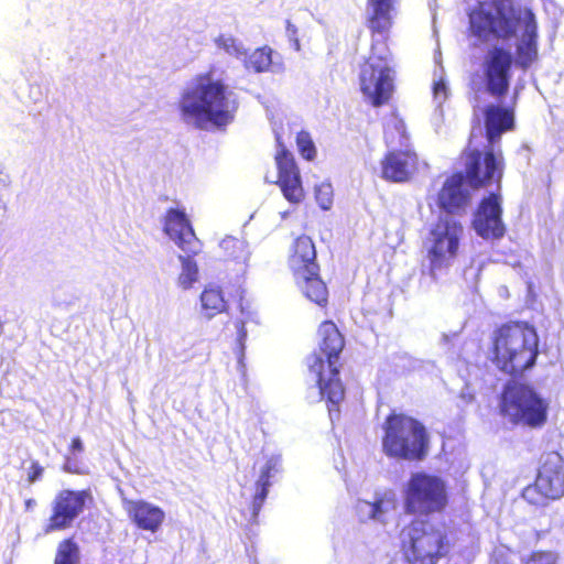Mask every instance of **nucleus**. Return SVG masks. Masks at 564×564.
I'll list each match as a JSON object with an SVG mask.
<instances>
[{"label":"nucleus","mask_w":564,"mask_h":564,"mask_svg":"<svg viewBox=\"0 0 564 564\" xmlns=\"http://www.w3.org/2000/svg\"><path fill=\"white\" fill-rule=\"evenodd\" d=\"M366 26L371 36L370 54L361 65L360 90L373 107H381L392 97L393 69L389 65L390 31L395 11L394 0H367Z\"/></svg>","instance_id":"nucleus-1"},{"label":"nucleus","mask_w":564,"mask_h":564,"mask_svg":"<svg viewBox=\"0 0 564 564\" xmlns=\"http://www.w3.org/2000/svg\"><path fill=\"white\" fill-rule=\"evenodd\" d=\"M215 68L197 74L192 87L184 90L178 109L186 122H193L198 129L208 124L225 128L234 122L239 102L229 85L216 77Z\"/></svg>","instance_id":"nucleus-2"},{"label":"nucleus","mask_w":564,"mask_h":564,"mask_svg":"<svg viewBox=\"0 0 564 564\" xmlns=\"http://www.w3.org/2000/svg\"><path fill=\"white\" fill-rule=\"evenodd\" d=\"M539 356L540 338L528 322L508 321L492 330L488 360L500 373L521 379L536 366Z\"/></svg>","instance_id":"nucleus-3"},{"label":"nucleus","mask_w":564,"mask_h":564,"mask_svg":"<svg viewBox=\"0 0 564 564\" xmlns=\"http://www.w3.org/2000/svg\"><path fill=\"white\" fill-rule=\"evenodd\" d=\"M317 351L307 358V367L316 377L321 394L328 403V410L338 411V404L345 398V388L339 378L341 364L339 357L345 348V337L337 325L330 321L321 323L317 329Z\"/></svg>","instance_id":"nucleus-4"},{"label":"nucleus","mask_w":564,"mask_h":564,"mask_svg":"<svg viewBox=\"0 0 564 564\" xmlns=\"http://www.w3.org/2000/svg\"><path fill=\"white\" fill-rule=\"evenodd\" d=\"M381 451L384 456L398 462L419 463L427 458L431 435L416 417L391 411L381 425Z\"/></svg>","instance_id":"nucleus-5"},{"label":"nucleus","mask_w":564,"mask_h":564,"mask_svg":"<svg viewBox=\"0 0 564 564\" xmlns=\"http://www.w3.org/2000/svg\"><path fill=\"white\" fill-rule=\"evenodd\" d=\"M400 553L405 564H437L455 546V536L443 523L413 519L399 533Z\"/></svg>","instance_id":"nucleus-6"},{"label":"nucleus","mask_w":564,"mask_h":564,"mask_svg":"<svg viewBox=\"0 0 564 564\" xmlns=\"http://www.w3.org/2000/svg\"><path fill=\"white\" fill-rule=\"evenodd\" d=\"M286 263L302 294L317 306L326 308L329 292L322 279L316 247L311 237L301 235L294 239Z\"/></svg>","instance_id":"nucleus-7"},{"label":"nucleus","mask_w":564,"mask_h":564,"mask_svg":"<svg viewBox=\"0 0 564 564\" xmlns=\"http://www.w3.org/2000/svg\"><path fill=\"white\" fill-rule=\"evenodd\" d=\"M550 403L532 386L508 381L499 397V412L513 425L541 429L547 422Z\"/></svg>","instance_id":"nucleus-8"},{"label":"nucleus","mask_w":564,"mask_h":564,"mask_svg":"<svg viewBox=\"0 0 564 564\" xmlns=\"http://www.w3.org/2000/svg\"><path fill=\"white\" fill-rule=\"evenodd\" d=\"M403 511L408 516L427 517L442 513L448 506L446 482L437 475L412 473L402 491Z\"/></svg>","instance_id":"nucleus-9"},{"label":"nucleus","mask_w":564,"mask_h":564,"mask_svg":"<svg viewBox=\"0 0 564 564\" xmlns=\"http://www.w3.org/2000/svg\"><path fill=\"white\" fill-rule=\"evenodd\" d=\"M463 175L473 191L496 187L500 191L506 170V159L500 147L487 144L484 149L468 144L462 152Z\"/></svg>","instance_id":"nucleus-10"},{"label":"nucleus","mask_w":564,"mask_h":564,"mask_svg":"<svg viewBox=\"0 0 564 564\" xmlns=\"http://www.w3.org/2000/svg\"><path fill=\"white\" fill-rule=\"evenodd\" d=\"M464 226L451 217H440L430 228L424 240L426 258L432 272L449 268L457 259Z\"/></svg>","instance_id":"nucleus-11"},{"label":"nucleus","mask_w":564,"mask_h":564,"mask_svg":"<svg viewBox=\"0 0 564 564\" xmlns=\"http://www.w3.org/2000/svg\"><path fill=\"white\" fill-rule=\"evenodd\" d=\"M469 31L478 39L508 41L517 33V22L507 12L505 0H479L468 11Z\"/></svg>","instance_id":"nucleus-12"},{"label":"nucleus","mask_w":564,"mask_h":564,"mask_svg":"<svg viewBox=\"0 0 564 564\" xmlns=\"http://www.w3.org/2000/svg\"><path fill=\"white\" fill-rule=\"evenodd\" d=\"M564 496V458L556 451L542 454L534 481L522 490V498L536 507Z\"/></svg>","instance_id":"nucleus-13"},{"label":"nucleus","mask_w":564,"mask_h":564,"mask_svg":"<svg viewBox=\"0 0 564 564\" xmlns=\"http://www.w3.org/2000/svg\"><path fill=\"white\" fill-rule=\"evenodd\" d=\"M502 203L500 191L490 192L478 202L473 215L471 227L480 238L498 240L506 235Z\"/></svg>","instance_id":"nucleus-14"},{"label":"nucleus","mask_w":564,"mask_h":564,"mask_svg":"<svg viewBox=\"0 0 564 564\" xmlns=\"http://www.w3.org/2000/svg\"><path fill=\"white\" fill-rule=\"evenodd\" d=\"M275 141L278 147L274 156L278 169L276 184L289 203L299 204L305 196L300 169L293 153L288 150L279 134H276Z\"/></svg>","instance_id":"nucleus-15"},{"label":"nucleus","mask_w":564,"mask_h":564,"mask_svg":"<svg viewBox=\"0 0 564 564\" xmlns=\"http://www.w3.org/2000/svg\"><path fill=\"white\" fill-rule=\"evenodd\" d=\"M512 62L511 53L503 47L494 46L489 50L484 63V74L486 91L490 96L500 99L507 95Z\"/></svg>","instance_id":"nucleus-16"},{"label":"nucleus","mask_w":564,"mask_h":564,"mask_svg":"<svg viewBox=\"0 0 564 564\" xmlns=\"http://www.w3.org/2000/svg\"><path fill=\"white\" fill-rule=\"evenodd\" d=\"M466 184V178L460 171L446 176L434 196L438 210L448 216L464 215L471 203V194Z\"/></svg>","instance_id":"nucleus-17"},{"label":"nucleus","mask_w":564,"mask_h":564,"mask_svg":"<svg viewBox=\"0 0 564 564\" xmlns=\"http://www.w3.org/2000/svg\"><path fill=\"white\" fill-rule=\"evenodd\" d=\"M88 491L61 490L53 502L52 514L46 524L45 532L64 530L83 512Z\"/></svg>","instance_id":"nucleus-18"},{"label":"nucleus","mask_w":564,"mask_h":564,"mask_svg":"<svg viewBox=\"0 0 564 564\" xmlns=\"http://www.w3.org/2000/svg\"><path fill=\"white\" fill-rule=\"evenodd\" d=\"M420 160L411 148L388 151L381 160V175L386 181L404 183L419 171Z\"/></svg>","instance_id":"nucleus-19"},{"label":"nucleus","mask_w":564,"mask_h":564,"mask_svg":"<svg viewBox=\"0 0 564 564\" xmlns=\"http://www.w3.org/2000/svg\"><path fill=\"white\" fill-rule=\"evenodd\" d=\"M164 231L185 253L197 256L200 242L196 238L189 219L183 210L170 208L164 219Z\"/></svg>","instance_id":"nucleus-20"},{"label":"nucleus","mask_w":564,"mask_h":564,"mask_svg":"<svg viewBox=\"0 0 564 564\" xmlns=\"http://www.w3.org/2000/svg\"><path fill=\"white\" fill-rule=\"evenodd\" d=\"M485 137L489 144L497 145L503 133L516 128L513 106L489 104L484 108Z\"/></svg>","instance_id":"nucleus-21"},{"label":"nucleus","mask_w":564,"mask_h":564,"mask_svg":"<svg viewBox=\"0 0 564 564\" xmlns=\"http://www.w3.org/2000/svg\"><path fill=\"white\" fill-rule=\"evenodd\" d=\"M523 22V32L516 45V63L522 69H528L539 56L538 22L531 9L524 11Z\"/></svg>","instance_id":"nucleus-22"},{"label":"nucleus","mask_w":564,"mask_h":564,"mask_svg":"<svg viewBox=\"0 0 564 564\" xmlns=\"http://www.w3.org/2000/svg\"><path fill=\"white\" fill-rule=\"evenodd\" d=\"M126 511L137 528L155 533L165 519L164 511L144 500H130L126 503Z\"/></svg>","instance_id":"nucleus-23"},{"label":"nucleus","mask_w":564,"mask_h":564,"mask_svg":"<svg viewBox=\"0 0 564 564\" xmlns=\"http://www.w3.org/2000/svg\"><path fill=\"white\" fill-rule=\"evenodd\" d=\"M227 308L223 291L217 286L206 288L200 294V312L206 318H213Z\"/></svg>","instance_id":"nucleus-24"},{"label":"nucleus","mask_w":564,"mask_h":564,"mask_svg":"<svg viewBox=\"0 0 564 564\" xmlns=\"http://www.w3.org/2000/svg\"><path fill=\"white\" fill-rule=\"evenodd\" d=\"M274 465L271 460H269L265 466L261 469V474L259 480L257 481V492L253 496L251 508H252V517L257 518L265 499L268 496V490L271 485L270 478L272 475V470Z\"/></svg>","instance_id":"nucleus-25"},{"label":"nucleus","mask_w":564,"mask_h":564,"mask_svg":"<svg viewBox=\"0 0 564 564\" xmlns=\"http://www.w3.org/2000/svg\"><path fill=\"white\" fill-rule=\"evenodd\" d=\"M272 65V50L269 46L256 48L246 59V67L256 73L269 70Z\"/></svg>","instance_id":"nucleus-26"},{"label":"nucleus","mask_w":564,"mask_h":564,"mask_svg":"<svg viewBox=\"0 0 564 564\" xmlns=\"http://www.w3.org/2000/svg\"><path fill=\"white\" fill-rule=\"evenodd\" d=\"M79 562V547L72 539H65L59 542L54 564H78Z\"/></svg>","instance_id":"nucleus-27"},{"label":"nucleus","mask_w":564,"mask_h":564,"mask_svg":"<svg viewBox=\"0 0 564 564\" xmlns=\"http://www.w3.org/2000/svg\"><path fill=\"white\" fill-rule=\"evenodd\" d=\"M195 256L186 253V256H180L182 262V272L178 276V283L183 289H189L192 284L197 280L198 268L196 261L193 259Z\"/></svg>","instance_id":"nucleus-28"},{"label":"nucleus","mask_w":564,"mask_h":564,"mask_svg":"<svg viewBox=\"0 0 564 564\" xmlns=\"http://www.w3.org/2000/svg\"><path fill=\"white\" fill-rule=\"evenodd\" d=\"M84 452V444L79 436H75L72 438L70 444L68 446L69 456L66 457L65 463L63 465V469L67 473L72 474H83V468L76 462L77 454Z\"/></svg>","instance_id":"nucleus-29"},{"label":"nucleus","mask_w":564,"mask_h":564,"mask_svg":"<svg viewBox=\"0 0 564 564\" xmlns=\"http://www.w3.org/2000/svg\"><path fill=\"white\" fill-rule=\"evenodd\" d=\"M296 145L301 156L307 161H312L316 156V148L310 132L302 130L297 132Z\"/></svg>","instance_id":"nucleus-30"},{"label":"nucleus","mask_w":564,"mask_h":564,"mask_svg":"<svg viewBox=\"0 0 564 564\" xmlns=\"http://www.w3.org/2000/svg\"><path fill=\"white\" fill-rule=\"evenodd\" d=\"M408 140L409 135L402 123L389 126L384 131V141L389 147H394L397 143L403 145Z\"/></svg>","instance_id":"nucleus-31"},{"label":"nucleus","mask_w":564,"mask_h":564,"mask_svg":"<svg viewBox=\"0 0 564 564\" xmlns=\"http://www.w3.org/2000/svg\"><path fill=\"white\" fill-rule=\"evenodd\" d=\"M523 564H557V555L552 551H533L523 560Z\"/></svg>","instance_id":"nucleus-32"},{"label":"nucleus","mask_w":564,"mask_h":564,"mask_svg":"<svg viewBox=\"0 0 564 564\" xmlns=\"http://www.w3.org/2000/svg\"><path fill=\"white\" fill-rule=\"evenodd\" d=\"M315 198L319 207L324 210L330 208L333 203L332 188L329 184H321L315 188Z\"/></svg>","instance_id":"nucleus-33"},{"label":"nucleus","mask_w":564,"mask_h":564,"mask_svg":"<svg viewBox=\"0 0 564 564\" xmlns=\"http://www.w3.org/2000/svg\"><path fill=\"white\" fill-rule=\"evenodd\" d=\"M44 468L37 460H32L28 471V482L33 484L42 478Z\"/></svg>","instance_id":"nucleus-34"},{"label":"nucleus","mask_w":564,"mask_h":564,"mask_svg":"<svg viewBox=\"0 0 564 564\" xmlns=\"http://www.w3.org/2000/svg\"><path fill=\"white\" fill-rule=\"evenodd\" d=\"M383 503H384V498H379L375 502L371 503V511H370L371 518H378L384 512V509L382 507Z\"/></svg>","instance_id":"nucleus-35"},{"label":"nucleus","mask_w":564,"mask_h":564,"mask_svg":"<svg viewBox=\"0 0 564 564\" xmlns=\"http://www.w3.org/2000/svg\"><path fill=\"white\" fill-rule=\"evenodd\" d=\"M433 91L435 96L443 95L444 97L447 96V87L444 80L440 79L434 83L433 85Z\"/></svg>","instance_id":"nucleus-36"},{"label":"nucleus","mask_w":564,"mask_h":564,"mask_svg":"<svg viewBox=\"0 0 564 564\" xmlns=\"http://www.w3.org/2000/svg\"><path fill=\"white\" fill-rule=\"evenodd\" d=\"M236 328H237V332H238V340L242 345L243 340L247 337V329H246V326H245V322L243 321H238L236 323Z\"/></svg>","instance_id":"nucleus-37"},{"label":"nucleus","mask_w":564,"mask_h":564,"mask_svg":"<svg viewBox=\"0 0 564 564\" xmlns=\"http://www.w3.org/2000/svg\"><path fill=\"white\" fill-rule=\"evenodd\" d=\"M286 31L291 35H296L297 29L295 25H293L290 21L286 22Z\"/></svg>","instance_id":"nucleus-38"},{"label":"nucleus","mask_w":564,"mask_h":564,"mask_svg":"<svg viewBox=\"0 0 564 564\" xmlns=\"http://www.w3.org/2000/svg\"><path fill=\"white\" fill-rule=\"evenodd\" d=\"M32 502H33V500H31V499H30V500H28V501H26V506H28V507L32 506Z\"/></svg>","instance_id":"nucleus-39"}]
</instances>
